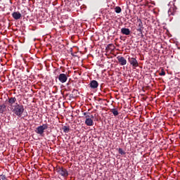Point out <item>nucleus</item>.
<instances>
[{"instance_id":"1a4fd4ad","label":"nucleus","mask_w":180,"mask_h":180,"mask_svg":"<svg viewBox=\"0 0 180 180\" xmlns=\"http://www.w3.org/2000/svg\"><path fill=\"white\" fill-rule=\"evenodd\" d=\"M12 16H13V19H15V20H19V19H20V18H22V14L20 13H19V11H16V12H13L12 13Z\"/></svg>"},{"instance_id":"39448f33","label":"nucleus","mask_w":180,"mask_h":180,"mask_svg":"<svg viewBox=\"0 0 180 180\" xmlns=\"http://www.w3.org/2000/svg\"><path fill=\"white\" fill-rule=\"evenodd\" d=\"M136 23L138 25V28L136 29V30L139 33H141V32H143V29H144V27H143V22L141 21V19H138Z\"/></svg>"},{"instance_id":"412c9836","label":"nucleus","mask_w":180,"mask_h":180,"mask_svg":"<svg viewBox=\"0 0 180 180\" xmlns=\"http://www.w3.org/2000/svg\"><path fill=\"white\" fill-rule=\"evenodd\" d=\"M70 52L71 53V56H72V57H74V53H72V47H70Z\"/></svg>"},{"instance_id":"4468645a","label":"nucleus","mask_w":180,"mask_h":180,"mask_svg":"<svg viewBox=\"0 0 180 180\" xmlns=\"http://www.w3.org/2000/svg\"><path fill=\"white\" fill-rule=\"evenodd\" d=\"M78 90L77 89H73L72 91V94L70 95V98H77V96H78Z\"/></svg>"},{"instance_id":"dca6fc26","label":"nucleus","mask_w":180,"mask_h":180,"mask_svg":"<svg viewBox=\"0 0 180 180\" xmlns=\"http://www.w3.org/2000/svg\"><path fill=\"white\" fill-rule=\"evenodd\" d=\"M6 109V105H5L4 104L0 105V113H4Z\"/></svg>"},{"instance_id":"9b49d317","label":"nucleus","mask_w":180,"mask_h":180,"mask_svg":"<svg viewBox=\"0 0 180 180\" xmlns=\"http://www.w3.org/2000/svg\"><path fill=\"white\" fill-rule=\"evenodd\" d=\"M85 124H86V126H94V120L89 117L86 118Z\"/></svg>"},{"instance_id":"20e7f679","label":"nucleus","mask_w":180,"mask_h":180,"mask_svg":"<svg viewBox=\"0 0 180 180\" xmlns=\"http://www.w3.org/2000/svg\"><path fill=\"white\" fill-rule=\"evenodd\" d=\"M128 61H129V64L131 65H132V67H134V68L139 67V62L137 61V59L136 58L129 57Z\"/></svg>"},{"instance_id":"a211bd4d","label":"nucleus","mask_w":180,"mask_h":180,"mask_svg":"<svg viewBox=\"0 0 180 180\" xmlns=\"http://www.w3.org/2000/svg\"><path fill=\"white\" fill-rule=\"evenodd\" d=\"M118 153L119 154H120L121 155H124V154H126V152L123 151V149L122 148H120L118 149Z\"/></svg>"},{"instance_id":"f3484780","label":"nucleus","mask_w":180,"mask_h":180,"mask_svg":"<svg viewBox=\"0 0 180 180\" xmlns=\"http://www.w3.org/2000/svg\"><path fill=\"white\" fill-rule=\"evenodd\" d=\"M115 12L116 13H120L122 12V8H120V6H116L115 8Z\"/></svg>"},{"instance_id":"4be33fe9","label":"nucleus","mask_w":180,"mask_h":180,"mask_svg":"<svg viewBox=\"0 0 180 180\" xmlns=\"http://www.w3.org/2000/svg\"><path fill=\"white\" fill-rule=\"evenodd\" d=\"M139 36H141V37H144V34H143V31L139 33Z\"/></svg>"},{"instance_id":"393cba45","label":"nucleus","mask_w":180,"mask_h":180,"mask_svg":"<svg viewBox=\"0 0 180 180\" xmlns=\"http://www.w3.org/2000/svg\"><path fill=\"white\" fill-rule=\"evenodd\" d=\"M92 119H94V115H91Z\"/></svg>"},{"instance_id":"2eb2a0df","label":"nucleus","mask_w":180,"mask_h":180,"mask_svg":"<svg viewBox=\"0 0 180 180\" xmlns=\"http://www.w3.org/2000/svg\"><path fill=\"white\" fill-rule=\"evenodd\" d=\"M111 113L114 115L115 116H118L119 115V111L117 110V108H112L110 110Z\"/></svg>"},{"instance_id":"b1692460","label":"nucleus","mask_w":180,"mask_h":180,"mask_svg":"<svg viewBox=\"0 0 180 180\" xmlns=\"http://www.w3.org/2000/svg\"><path fill=\"white\" fill-rule=\"evenodd\" d=\"M168 15H174V14L171 12V10H169V11H168Z\"/></svg>"},{"instance_id":"aec40b11","label":"nucleus","mask_w":180,"mask_h":180,"mask_svg":"<svg viewBox=\"0 0 180 180\" xmlns=\"http://www.w3.org/2000/svg\"><path fill=\"white\" fill-rule=\"evenodd\" d=\"M160 75L161 77L165 75V71H164V70H162L161 72L160 73Z\"/></svg>"},{"instance_id":"0eeeda50","label":"nucleus","mask_w":180,"mask_h":180,"mask_svg":"<svg viewBox=\"0 0 180 180\" xmlns=\"http://www.w3.org/2000/svg\"><path fill=\"white\" fill-rule=\"evenodd\" d=\"M89 86L92 89H96V88H98V86H99V83H98V82L96 80H92L89 83Z\"/></svg>"},{"instance_id":"ddd939ff","label":"nucleus","mask_w":180,"mask_h":180,"mask_svg":"<svg viewBox=\"0 0 180 180\" xmlns=\"http://www.w3.org/2000/svg\"><path fill=\"white\" fill-rule=\"evenodd\" d=\"M72 2L69 4V11H73L74 8L77 6V4H75V0H70Z\"/></svg>"},{"instance_id":"9d476101","label":"nucleus","mask_w":180,"mask_h":180,"mask_svg":"<svg viewBox=\"0 0 180 180\" xmlns=\"http://www.w3.org/2000/svg\"><path fill=\"white\" fill-rule=\"evenodd\" d=\"M8 102L9 103V106H11V108L12 109L13 106H15V105H13V104L16 103V98L15 97L8 98Z\"/></svg>"},{"instance_id":"f257e3e1","label":"nucleus","mask_w":180,"mask_h":180,"mask_svg":"<svg viewBox=\"0 0 180 180\" xmlns=\"http://www.w3.org/2000/svg\"><path fill=\"white\" fill-rule=\"evenodd\" d=\"M11 110L15 114L16 116L20 117L23 114V112H25V108L22 105H20L16 103L15 105H14V106H13L11 108Z\"/></svg>"},{"instance_id":"6e6552de","label":"nucleus","mask_w":180,"mask_h":180,"mask_svg":"<svg viewBox=\"0 0 180 180\" xmlns=\"http://www.w3.org/2000/svg\"><path fill=\"white\" fill-rule=\"evenodd\" d=\"M58 79L62 84H64V82H67V79H68V77H67V75L64 73H62L59 75Z\"/></svg>"},{"instance_id":"f8f14e48","label":"nucleus","mask_w":180,"mask_h":180,"mask_svg":"<svg viewBox=\"0 0 180 180\" xmlns=\"http://www.w3.org/2000/svg\"><path fill=\"white\" fill-rule=\"evenodd\" d=\"M121 33L122 34H125L126 36H129L130 34V29L129 28H122Z\"/></svg>"},{"instance_id":"7ed1b4c3","label":"nucleus","mask_w":180,"mask_h":180,"mask_svg":"<svg viewBox=\"0 0 180 180\" xmlns=\"http://www.w3.org/2000/svg\"><path fill=\"white\" fill-rule=\"evenodd\" d=\"M56 171L60 175H62V176H68V172L67 171V169L64 167H58Z\"/></svg>"},{"instance_id":"a878e982","label":"nucleus","mask_w":180,"mask_h":180,"mask_svg":"<svg viewBox=\"0 0 180 180\" xmlns=\"http://www.w3.org/2000/svg\"><path fill=\"white\" fill-rule=\"evenodd\" d=\"M86 117H89V115H87Z\"/></svg>"},{"instance_id":"423d86ee","label":"nucleus","mask_w":180,"mask_h":180,"mask_svg":"<svg viewBox=\"0 0 180 180\" xmlns=\"http://www.w3.org/2000/svg\"><path fill=\"white\" fill-rule=\"evenodd\" d=\"M117 58L118 60L120 65H126L127 64V60H126V58H124V57L118 56Z\"/></svg>"},{"instance_id":"bb28decb","label":"nucleus","mask_w":180,"mask_h":180,"mask_svg":"<svg viewBox=\"0 0 180 180\" xmlns=\"http://www.w3.org/2000/svg\"><path fill=\"white\" fill-rule=\"evenodd\" d=\"M68 85H71V84L69 83Z\"/></svg>"},{"instance_id":"f03ea898","label":"nucleus","mask_w":180,"mask_h":180,"mask_svg":"<svg viewBox=\"0 0 180 180\" xmlns=\"http://www.w3.org/2000/svg\"><path fill=\"white\" fill-rule=\"evenodd\" d=\"M48 129L49 125L47 124H44L35 129V133L39 134V136H43V134H44V130H47Z\"/></svg>"},{"instance_id":"5701e85b","label":"nucleus","mask_w":180,"mask_h":180,"mask_svg":"<svg viewBox=\"0 0 180 180\" xmlns=\"http://www.w3.org/2000/svg\"><path fill=\"white\" fill-rule=\"evenodd\" d=\"M63 129H64L65 133H67V131H68V128H67V127H65Z\"/></svg>"},{"instance_id":"6ab92c4d","label":"nucleus","mask_w":180,"mask_h":180,"mask_svg":"<svg viewBox=\"0 0 180 180\" xmlns=\"http://www.w3.org/2000/svg\"><path fill=\"white\" fill-rule=\"evenodd\" d=\"M5 179H6V176H5L4 174L0 175V180H5Z\"/></svg>"}]
</instances>
